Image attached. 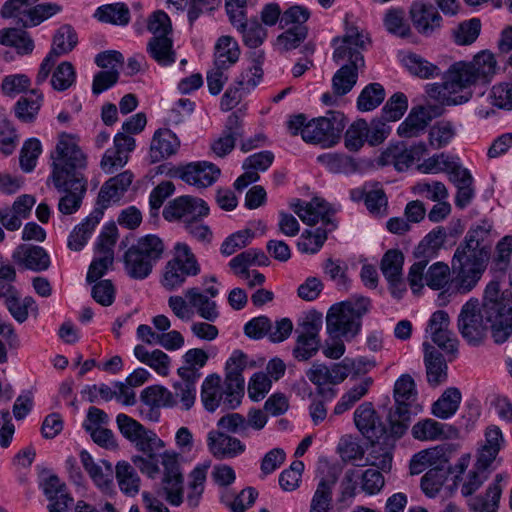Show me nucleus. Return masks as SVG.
Listing matches in <instances>:
<instances>
[{"label":"nucleus","mask_w":512,"mask_h":512,"mask_svg":"<svg viewBox=\"0 0 512 512\" xmlns=\"http://www.w3.org/2000/svg\"><path fill=\"white\" fill-rule=\"evenodd\" d=\"M102 212L94 210L80 224L74 227L68 237L67 246L72 251H80L87 244L102 218Z\"/></svg>","instance_id":"31"},{"label":"nucleus","mask_w":512,"mask_h":512,"mask_svg":"<svg viewBox=\"0 0 512 512\" xmlns=\"http://www.w3.org/2000/svg\"><path fill=\"white\" fill-rule=\"evenodd\" d=\"M368 136V123L364 119L354 121L346 130L344 136L345 147L349 151L360 150Z\"/></svg>","instance_id":"57"},{"label":"nucleus","mask_w":512,"mask_h":512,"mask_svg":"<svg viewBox=\"0 0 512 512\" xmlns=\"http://www.w3.org/2000/svg\"><path fill=\"white\" fill-rule=\"evenodd\" d=\"M164 251L162 240L155 235H146L132 245L124 255L125 269L135 279H144Z\"/></svg>","instance_id":"6"},{"label":"nucleus","mask_w":512,"mask_h":512,"mask_svg":"<svg viewBox=\"0 0 512 512\" xmlns=\"http://www.w3.org/2000/svg\"><path fill=\"white\" fill-rule=\"evenodd\" d=\"M43 101L42 93L31 90L26 96L21 97L15 104V116L24 123H32L36 120Z\"/></svg>","instance_id":"43"},{"label":"nucleus","mask_w":512,"mask_h":512,"mask_svg":"<svg viewBox=\"0 0 512 512\" xmlns=\"http://www.w3.org/2000/svg\"><path fill=\"white\" fill-rule=\"evenodd\" d=\"M135 147L133 137L119 132L113 140V147L107 149L102 157L100 166L105 173L112 174L116 169L122 168L128 162V155Z\"/></svg>","instance_id":"18"},{"label":"nucleus","mask_w":512,"mask_h":512,"mask_svg":"<svg viewBox=\"0 0 512 512\" xmlns=\"http://www.w3.org/2000/svg\"><path fill=\"white\" fill-rule=\"evenodd\" d=\"M51 161L47 184L52 183L59 192H64L59 199L58 210L63 215L74 214L81 207L87 189V181L83 175L87 157L78 146L76 138L63 133L51 153Z\"/></svg>","instance_id":"2"},{"label":"nucleus","mask_w":512,"mask_h":512,"mask_svg":"<svg viewBox=\"0 0 512 512\" xmlns=\"http://www.w3.org/2000/svg\"><path fill=\"white\" fill-rule=\"evenodd\" d=\"M209 208L204 200L192 196H180L170 201L163 210V217L168 221H181L184 226L190 221L204 218Z\"/></svg>","instance_id":"14"},{"label":"nucleus","mask_w":512,"mask_h":512,"mask_svg":"<svg viewBox=\"0 0 512 512\" xmlns=\"http://www.w3.org/2000/svg\"><path fill=\"white\" fill-rule=\"evenodd\" d=\"M38 0H7L1 8L3 18H15L18 23L27 27L33 5Z\"/></svg>","instance_id":"50"},{"label":"nucleus","mask_w":512,"mask_h":512,"mask_svg":"<svg viewBox=\"0 0 512 512\" xmlns=\"http://www.w3.org/2000/svg\"><path fill=\"white\" fill-rule=\"evenodd\" d=\"M385 99V90L379 83L365 86L357 99V108L362 112L372 111Z\"/></svg>","instance_id":"55"},{"label":"nucleus","mask_w":512,"mask_h":512,"mask_svg":"<svg viewBox=\"0 0 512 512\" xmlns=\"http://www.w3.org/2000/svg\"><path fill=\"white\" fill-rule=\"evenodd\" d=\"M0 44L15 48L19 55H28L34 50V41L29 33L17 28L1 29Z\"/></svg>","instance_id":"38"},{"label":"nucleus","mask_w":512,"mask_h":512,"mask_svg":"<svg viewBox=\"0 0 512 512\" xmlns=\"http://www.w3.org/2000/svg\"><path fill=\"white\" fill-rule=\"evenodd\" d=\"M403 263L404 256L399 250L396 249L388 250L381 260L380 269L390 284L392 295H396L395 288L401 286Z\"/></svg>","instance_id":"32"},{"label":"nucleus","mask_w":512,"mask_h":512,"mask_svg":"<svg viewBox=\"0 0 512 512\" xmlns=\"http://www.w3.org/2000/svg\"><path fill=\"white\" fill-rule=\"evenodd\" d=\"M455 127L449 121H438L429 130V144L435 149L446 146L455 136Z\"/></svg>","instance_id":"61"},{"label":"nucleus","mask_w":512,"mask_h":512,"mask_svg":"<svg viewBox=\"0 0 512 512\" xmlns=\"http://www.w3.org/2000/svg\"><path fill=\"white\" fill-rule=\"evenodd\" d=\"M371 301L358 296L333 305L326 315V329L329 336L342 337L349 341L361 330L362 317L368 313Z\"/></svg>","instance_id":"5"},{"label":"nucleus","mask_w":512,"mask_h":512,"mask_svg":"<svg viewBox=\"0 0 512 512\" xmlns=\"http://www.w3.org/2000/svg\"><path fill=\"white\" fill-rule=\"evenodd\" d=\"M503 443L504 438L500 428L494 425L489 426L485 431L484 444L478 450L476 459L491 466Z\"/></svg>","instance_id":"39"},{"label":"nucleus","mask_w":512,"mask_h":512,"mask_svg":"<svg viewBox=\"0 0 512 512\" xmlns=\"http://www.w3.org/2000/svg\"><path fill=\"white\" fill-rule=\"evenodd\" d=\"M486 260L476 259L461 254L454 253L452 260V269L455 273L453 284L457 292L465 294L473 290L484 273Z\"/></svg>","instance_id":"12"},{"label":"nucleus","mask_w":512,"mask_h":512,"mask_svg":"<svg viewBox=\"0 0 512 512\" xmlns=\"http://www.w3.org/2000/svg\"><path fill=\"white\" fill-rule=\"evenodd\" d=\"M447 480V473L441 468L428 470L421 478V489L427 497L434 498Z\"/></svg>","instance_id":"62"},{"label":"nucleus","mask_w":512,"mask_h":512,"mask_svg":"<svg viewBox=\"0 0 512 512\" xmlns=\"http://www.w3.org/2000/svg\"><path fill=\"white\" fill-rule=\"evenodd\" d=\"M489 325L497 344L506 342L512 335V300L500 291L496 281L486 286L482 303L477 298H470L457 317L460 335L473 347L483 343Z\"/></svg>","instance_id":"1"},{"label":"nucleus","mask_w":512,"mask_h":512,"mask_svg":"<svg viewBox=\"0 0 512 512\" xmlns=\"http://www.w3.org/2000/svg\"><path fill=\"white\" fill-rule=\"evenodd\" d=\"M242 122L239 116L232 113L226 122L222 136L211 143L212 152L218 157H224L235 147V142L242 137Z\"/></svg>","instance_id":"29"},{"label":"nucleus","mask_w":512,"mask_h":512,"mask_svg":"<svg viewBox=\"0 0 512 512\" xmlns=\"http://www.w3.org/2000/svg\"><path fill=\"white\" fill-rule=\"evenodd\" d=\"M345 125V117L341 112L329 111L327 116L308 122L301 136L305 142L332 147L338 142Z\"/></svg>","instance_id":"8"},{"label":"nucleus","mask_w":512,"mask_h":512,"mask_svg":"<svg viewBox=\"0 0 512 512\" xmlns=\"http://www.w3.org/2000/svg\"><path fill=\"white\" fill-rule=\"evenodd\" d=\"M497 70L495 56L489 51H481L471 61H458L450 65L445 72L446 86L455 95L469 93L471 99V87L490 82Z\"/></svg>","instance_id":"4"},{"label":"nucleus","mask_w":512,"mask_h":512,"mask_svg":"<svg viewBox=\"0 0 512 512\" xmlns=\"http://www.w3.org/2000/svg\"><path fill=\"white\" fill-rule=\"evenodd\" d=\"M409 15L416 30L423 35H431L441 26L442 17L431 4L413 2Z\"/></svg>","instance_id":"22"},{"label":"nucleus","mask_w":512,"mask_h":512,"mask_svg":"<svg viewBox=\"0 0 512 512\" xmlns=\"http://www.w3.org/2000/svg\"><path fill=\"white\" fill-rule=\"evenodd\" d=\"M354 423L361 434L370 440L379 439L385 432L384 426L370 402H364L356 408Z\"/></svg>","instance_id":"23"},{"label":"nucleus","mask_w":512,"mask_h":512,"mask_svg":"<svg viewBox=\"0 0 512 512\" xmlns=\"http://www.w3.org/2000/svg\"><path fill=\"white\" fill-rule=\"evenodd\" d=\"M174 250V257L165 265L162 278V285L169 291L181 287L188 277L200 273V265L187 244L177 243Z\"/></svg>","instance_id":"7"},{"label":"nucleus","mask_w":512,"mask_h":512,"mask_svg":"<svg viewBox=\"0 0 512 512\" xmlns=\"http://www.w3.org/2000/svg\"><path fill=\"white\" fill-rule=\"evenodd\" d=\"M224 386L221 385V379L217 375L208 376L201 389V400L205 409L214 412L223 404Z\"/></svg>","instance_id":"42"},{"label":"nucleus","mask_w":512,"mask_h":512,"mask_svg":"<svg viewBox=\"0 0 512 512\" xmlns=\"http://www.w3.org/2000/svg\"><path fill=\"white\" fill-rule=\"evenodd\" d=\"M490 230L491 225L486 221L472 226L467 232L464 242L457 247L455 253L461 252V254L468 257L483 258V260L488 261L491 248Z\"/></svg>","instance_id":"17"},{"label":"nucleus","mask_w":512,"mask_h":512,"mask_svg":"<svg viewBox=\"0 0 512 512\" xmlns=\"http://www.w3.org/2000/svg\"><path fill=\"white\" fill-rule=\"evenodd\" d=\"M321 328L322 317L319 314H309L299 323L292 351L295 359L307 361L317 354L320 348L319 332Z\"/></svg>","instance_id":"11"},{"label":"nucleus","mask_w":512,"mask_h":512,"mask_svg":"<svg viewBox=\"0 0 512 512\" xmlns=\"http://www.w3.org/2000/svg\"><path fill=\"white\" fill-rule=\"evenodd\" d=\"M462 400V394L456 387H449L432 404L431 413L439 419H449L458 410Z\"/></svg>","instance_id":"34"},{"label":"nucleus","mask_w":512,"mask_h":512,"mask_svg":"<svg viewBox=\"0 0 512 512\" xmlns=\"http://www.w3.org/2000/svg\"><path fill=\"white\" fill-rule=\"evenodd\" d=\"M426 377L430 386L436 387L447 380V363L443 355L430 343H423Z\"/></svg>","instance_id":"27"},{"label":"nucleus","mask_w":512,"mask_h":512,"mask_svg":"<svg viewBox=\"0 0 512 512\" xmlns=\"http://www.w3.org/2000/svg\"><path fill=\"white\" fill-rule=\"evenodd\" d=\"M371 441V447L366 457L367 464L384 472L390 471L392 467V446L386 441L383 443Z\"/></svg>","instance_id":"48"},{"label":"nucleus","mask_w":512,"mask_h":512,"mask_svg":"<svg viewBox=\"0 0 512 512\" xmlns=\"http://www.w3.org/2000/svg\"><path fill=\"white\" fill-rule=\"evenodd\" d=\"M502 480V474H497L483 495H473L467 498L466 504L470 512H497L502 493L500 486Z\"/></svg>","instance_id":"28"},{"label":"nucleus","mask_w":512,"mask_h":512,"mask_svg":"<svg viewBox=\"0 0 512 512\" xmlns=\"http://www.w3.org/2000/svg\"><path fill=\"white\" fill-rule=\"evenodd\" d=\"M469 463L470 455H463L453 468V484L465 499L473 496L482 487L492 471L490 465L478 459L471 467Z\"/></svg>","instance_id":"10"},{"label":"nucleus","mask_w":512,"mask_h":512,"mask_svg":"<svg viewBox=\"0 0 512 512\" xmlns=\"http://www.w3.org/2000/svg\"><path fill=\"white\" fill-rule=\"evenodd\" d=\"M95 17L101 22L126 25L130 20V11L124 3L107 4L96 10Z\"/></svg>","instance_id":"51"},{"label":"nucleus","mask_w":512,"mask_h":512,"mask_svg":"<svg viewBox=\"0 0 512 512\" xmlns=\"http://www.w3.org/2000/svg\"><path fill=\"white\" fill-rule=\"evenodd\" d=\"M77 42V34L74 29L70 25H63L56 31L48 54L58 59L60 56L71 52Z\"/></svg>","instance_id":"45"},{"label":"nucleus","mask_w":512,"mask_h":512,"mask_svg":"<svg viewBox=\"0 0 512 512\" xmlns=\"http://www.w3.org/2000/svg\"><path fill=\"white\" fill-rule=\"evenodd\" d=\"M147 52L152 59L162 66H168L176 61L173 41L167 35L153 36L147 43Z\"/></svg>","instance_id":"36"},{"label":"nucleus","mask_w":512,"mask_h":512,"mask_svg":"<svg viewBox=\"0 0 512 512\" xmlns=\"http://www.w3.org/2000/svg\"><path fill=\"white\" fill-rule=\"evenodd\" d=\"M115 477L122 493L134 497L140 491L141 479L134 466L126 461L118 462Z\"/></svg>","instance_id":"37"},{"label":"nucleus","mask_w":512,"mask_h":512,"mask_svg":"<svg viewBox=\"0 0 512 512\" xmlns=\"http://www.w3.org/2000/svg\"><path fill=\"white\" fill-rule=\"evenodd\" d=\"M207 446L217 459L233 458L245 451V445L238 438L216 430L208 433Z\"/></svg>","instance_id":"24"},{"label":"nucleus","mask_w":512,"mask_h":512,"mask_svg":"<svg viewBox=\"0 0 512 512\" xmlns=\"http://www.w3.org/2000/svg\"><path fill=\"white\" fill-rule=\"evenodd\" d=\"M240 50L231 36H221L215 46V62L218 67L229 68L237 62Z\"/></svg>","instance_id":"44"},{"label":"nucleus","mask_w":512,"mask_h":512,"mask_svg":"<svg viewBox=\"0 0 512 512\" xmlns=\"http://www.w3.org/2000/svg\"><path fill=\"white\" fill-rule=\"evenodd\" d=\"M484 100L495 107L512 110V83L494 85Z\"/></svg>","instance_id":"64"},{"label":"nucleus","mask_w":512,"mask_h":512,"mask_svg":"<svg viewBox=\"0 0 512 512\" xmlns=\"http://www.w3.org/2000/svg\"><path fill=\"white\" fill-rule=\"evenodd\" d=\"M4 305L18 323L25 322L28 319L29 312L34 315H37L38 313V307L35 300L30 296L21 299L19 293L6 301Z\"/></svg>","instance_id":"54"},{"label":"nucleus","mask_w":512,"mask_h":512,"mask_svg":"<svg viewBox=\"0 0 512 512\" xmlns=\"http://www.w3.org/2000/svg\"><path fill=\"white\" fill-rule=\"evenodd\" d=\"M449 275V266L443 262H436L427 271L424 270L423 285L426 284L433 290L442 289L448 283Z\"/></svg>","instance_id":"60"},{"label":"nucleus","mask_w":512,"mask_h":512,"mask_svg":"<svg viewBox=\"0 0 512 512\" xmlns=\"http://www.w3.org/2000/svg\"><path fill=\"white\" fill-rule=\"evenodd\" d=\"M134 356L143 364L152 368L157 374L167 376L170 371L171 359L160 349L149 352L143 345H136Z\"/></svg>","instance_id":"35"},{"label":"nucleus","mask_w":512,"mask_h":512,"mask_svg":"<svg viewBox=\"0 0 512 512\" xmlns=\"http://www.w3.org/2000/svg\"><path fill=\"white\" fill-rule=\"evenodd\" d=\"M344 479L348 483L346 489L350 490L351 494H355L359 484L361 491L369 495L378 493L384 486L382 473L373 468H369L365 471L349 469L345 472Z\"/></svg>","instance_id":"20"},{"label":"nucleus","mask_w":512,"mask_h":512,"mask_svg":"<svg viewBox=\"0 0 512 512\" xmlns=\"http://www.w3.org/2000/svg\"><path fill=\"white\" fill-rule=\"evenodd\" d=\"M373 384L371 377H364L346 393H344L333 409V415H341L350 410L358 401H360L369 391Z\"/></svg>","instance_id":"40"},{"label":"nucleus","mask_w":512,"mask_h":512,"mask_svg":"<svg viewBox=\"0 0 512 512\" xmlns=\"http://www.w3.org/2000/svg\"><path fill=\"white\" fill-rule=\"evenodd\" d=\"M267 261V257L265 254L256 249H249L244 251L234 258L231 259L229 266L237 275H240L245 278L250 277V272L248 271V267L252 264H264Z\"/></svg>","instance_id":"49"},{"label":"nucleus","mask_w":512,"mask_h":512,"mask_svg":"<svg viewBox=\"0 0 512 512\" xmlns=\"http://www.w3.org/2000/svg\"><path fill=\"white\" fill-rule=\"evenodd\" d=\"M162 466L164 477L162 488L167 501L175 506L183 502V477L179 470L177 454L172 451H165L162 455Z\"/></svg>","instance_id":"16"},{"label":"nucleus","mask_w":512,"mask_h":512,"mask_svg":"<svg viewBox=\"0 0 512 512\" xmlns=\"http://www.w3.org/2000/svg\"><path fill=\"white\" fill-rule=\"evenodd\" d=\"M218 295V289L209 287L205 293L201 292L199 288H190L185 291V298L188 300L189 305L196 310V312L207 321L213 322L218 316L217 305L214 298Z\"/></svg>","instance_id":"25"},{"label":"nucleus","mask_w":512,"mask_h":512,"mask_svg":"<svg viewBox=\"0 0 512 512\" xmlns=\"http://www.w3.org/2000/svg\"><path fill=\"white\" fill-rule=\"evenodd\" d=\"M75 80L76 73L72 63L64 61L53 70L50 83L54 90L65 91L74 84Z\"/></svg>","instance_id":"59"},{"label":"nucleus","mask_w":512,"mask_h":512,"mask_svg":"<svg viewBox=\"0 0 512 512\" xmlns=\"http://www.w3.org/2000/svg\"><path fill=\"white\" fill-rule=\"evenodd\" d=\"M140 399L150 408L176 405L173 393L165 387L158 385L145 388L141 392Z\"/></svg>","instance_id":"53"},{"label":"nucleus","mask_w":512,"mask_h":512,"mask_svg":"<svg viewBox=\"0 0 512 512\" xmlns=\"http://www.w3.org/2000/svg\"><path fill=\"white\" fill-rule=\"evenodd\" d=\"M180 148V140L169 129H158L151 140L149 156L152 163H157L175 155Z\"/></svg>","instance_id":"26"},{"label":"nucleus","mask_w":512,"mask_h":512,"mask_svg":"<svg viewBox=\"0 0 512 512\" xmlns=\"http://www.w3.org/2000/svg\"><path fill=\"white\" fill-rule=\"evenodd\" d=\"M447 234L443 227H437L429 232L421 241L416 250L417 261L410 267L408 282L414 293H419L423 288V273L430 258L443 246Z\"/></svg>","instance_id":"9"},{"label":"nucleus","mask_w":512,"mask_h":512,"mask_svg":"<svg viewBox=\"0 0 512 512\" xmlns=\"http://www.w3.org/2000/svg\"><path fill=\"white\" fill-rule=\"evenodd\" d=\"M442 80V83L427 85L426 91L431 98H434L448 106L464 104L470 100L469 93H466L465 95H455L447 88L445 73L442 76Z\"/></svg>","instance_id":"52"},{"label":"nucleus","mask_w":512,"mask_h":512,"mask_svg":"<svg viewBox=\"0 0 512 512\" xmlns=\"http://www.w3.org/2000/svg\"><path fill=\"white\" fill-rule=\"evenodd\" d=\"M15 264L24 269L40 272L50 266V257L40 246L21 244L12 253Z\"/></svg>","instance_id":"21"},{"label":"nucleus","mask_w":512,"mask_h":512,"mask_svg":"<svg viewBox=\"0 0 512 512\" xmlns=\"http://www.w3.org/2000/svg\"><path fill=\"white\" fill-rule=\"evenodd\" d=\"M331 230L318 227L315 230H305L299 241L298 249L303 253H316L318 252L327 239V235Z\"/></svg>","instance_id":"58"},{"label":"nucleus","mask_w":512,"mask_h":512,"mask_svg":"<svg viewBox=\"0 0 512 512\" xmlns=\"http://www.w3.org/2000/svg\"><path fill=\"white\" fill-rule=\"evenodd\" d=\"M368 43L369 38L363 31L347 23L344 35L333 39V60L338 64L347 60V63L343 64L332 78L334 95H346L357 83L358 72L365 67L361 51Z\"/></svg>","instance_id":"3"},{"label":"nucleus","mask_w":512,"mask_h":512,"mask_svg":"<svg viewBox=\"0 0 512 512\" xmlns=\"http://www.w3.org/2000/svg\"><path fill=\"white\" fill-rule=\"evenodd\" d=\"M334 481L321 480L313 495L309 512H332L331 487Z\"/></svg>","instance_id":"63"},{"label":"nucleus","mask_w":512,"mask_h":512,"mask_svg":"<svg viewBox=\"0 0 512 512\" xmlns=\"http://www.w3.org/2000/svg\"><path fill=\"white\" fill-rule=\"evenodd\" d=\"M80 460L93 483L104 493L113 491L114 470L107 460L95 462L92 456L85 450L80 452Z\"/></svg>","instance_id":"19"},{"label":"nucleus","mask_w":512,"mask_h":512,"mask_svg":"<svg viewBox=\"0 0 512 512\" xmlns=\"http://www.w3.org/2000/svg\"><path fill=\"white\" fill-rule=\"evenodd\" d=\"M446 427L445 424L427 418L414 424L411 433L420 441H436L447 437Z\"/></svg>","instance_id":"47"},{"label":"nucleus","mask_w":512,"mask_h":512,"mask_svg":"<svg viewBox=\"0 0 512 512\" xmlns=\"http://www.w3.org/2000/svg\"><path fill=\"white\" fill-rule=\"evenodd\" d=\"M291 209L307 225H315L322 222L323 229L335 230L337 224L332 219L335 210L329 203L320 198H313L310 201L295 200L290 204Z\"/></svg>","instance_id":"13"},{"label":"nucleus","mask_w":512,"mask_h":512,"mask_svg":"<svg viewBox=\"0 0 512 512\" xmlns=\"http://www.w3.org/2000/svg\"><path fill=\"white\" fill-rule=\"evenodd\" d=\"M220 174V168L208 161L190 162L175 169V175L178 178L198 189L213 185Z\"/></svg>","instance_id":"15"},{"label":"nucleus","mask_w":512,"mask_h":512,"mask_svg":"<svg viewBox=\"0 0 512 512\" xmlns=\"http://www.w3.org/2000/svg\"><path fill=\"white\" fill-rule=\"evenodd\" d=\"M417 391L413 378L404 374L400 376L394 385L395 409H399L403 416H406V410H409L416 401Z\"/></svg>","instance_id":"33"},{"label":"nucleus","mask_w":512,"mask_h":512,"mask_svg":"<svg viewBox=\"0 0 512 512\" xmlns=\"http://www.w3.org/2000/svg\"><path fill=\"white\" fill-rule=\"evenodd\" d=\"M450 180L457 187L455 204L458 208L464 209L471 203L475 194L472 175L466 168L458 169Z\"/></svg>","instance_id":"41"},{"label":"nucleus","mask_w":512,"mask_h":512,"mask_svg":"<svg viewBox=\"0 0 512 512\" xmlns=\"http://www.w3.org/2000/svg\"><path fill=\"white\" fill-rule=\"evenodd\" d=\"M428 123L413 107L405 120L398 126L397 133L401 138H415L424 134Z\"/></svg>","instance_id":"56"},{"label":"nucleus","mask_w":512,"mask_h":512,"mask_svg":"<svg viewBox=\"0 0 512 512\" xmlns=\"http://www.w3.org/2000/svg\"><path fill=\"white\" fill-rule=\"evenodd\" d=\"M419 170L423 173H440L447 172L450 178L454 176V172L458 169H463L460 164L450 155L445 153L436 154L423 161L419 165Z\"/></svg>","instance_id":"46"},{"label":"nucleus","mask_w":512,"mask_h":512,"mask_svg":"<svg viewBox=\"0 0 512 512\" xmlns=\"http://www.w3.org/2000/svg\"><path fill=\"white\" fill-rule=\"evenodd\" d=\"M133 180V175L129 171H124L106 181L100 189L98 202L107 207L112 202H117L127 191Z\"/></svg>","instance_id":"30"}]
</instances>
